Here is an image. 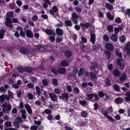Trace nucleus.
<instances>
[{
  "label": "nucleus",
  "mask_w": 130,
  "mask_h": 130,
  "mask_svg": "<svg viewBox=\"0 0 130 130\" xmlns=\"http://www.w3.org/2000/svg\"><path fill=\"white\" fill-rule=\"evenodd\" d=\"M57 34L59 36H61L63 34V31L62 30L59 28H57L56 30Z\"/></svg>",
  "instance_id": "16"
},
{
  "label": "nucleus",
  "mask_w": 130,
  "mask_h": 130,
  "mask_svg": "<svg viewBox=\"0 0 130 130\" xmlns=\"http://www.w3.org/2000/svg\"><path fill=\"white\" fill-rule=\"evenodd\" d=\"M26 36L28 38H32L33 36V33L29 30H26L25 31Z\"/></svg>",
  "instance_id": "12"
},
{
  "label": "nucleus",
  "mask_w": 130,
  "mask_h": 130,
  "mask_svg": "<svg viewBox=\"0 0 130 130\" xmlns=\"http://www.w3.org/2000/svg\"><path fill=\"white\" fill-rule=\"evenodd\" d=\"M2 106L3 107L2 108L3 111L5 113H7L8 111L10 110L11 109V105L6 103H4Z\"/></svg>",
  "instance_id": "1"
},
{
  "label": "nucleus",
  "mask_w": 130,
  "mask_h": 130,
  "mask_svg": "<svg viewBox=\"0 0 130 130\" xmlns=\"http://www.w3.org/2000/svg\"><path fill=\"white\" fill-rule=\"evenodd\" d=\"M113 74L117 77H120L121 76V72L117 69H115L114 71Z\"/></svg>",
  "instance_id": "15"
},
{
  "label": "nucleus",
  "mask_w": 130,
  "mask_h": 130,
  "mask_svg": "<svg viewBox=\"0 0 130 130\" xmlns=\"http://www.w3.org/2000/svg\"><path fill=\"white\" fill-rule=\"evenodd\" d=\"M126 97L125 99L126 101H130V91L128 92L126 94Z\"/></svg>",
  "instance_id": "18"
},
{
  "label": "nucleus",
  "mask_w": 130,
  "mask_h": 130,
  "mask_svg": "<svg viewBox=\"0 0 130 130\" xmlns=\"http://www.w3.org/2000/svg\"><path fill=\"white\" fill-rule=\"evenodd\" d=\"M90 26V24L88 23L81 24V26L84 31H85Z\"/></svg>",
  "instance_id": "10"
},
{
  "label": "nucleus",
  "mask_w": 130,
  "mask_h": 130,
  "mask_svg": "<svg viewBox=\"0 0 130 130\" xmlns=\"http://www.w3.org/2000/svg\"><path fill=\"white\" fill-rule=\"evenodd\" d=\"M81 115L83 117H86L87 116V113L86 111H83L81 112Z\"/></svg>",
  "instance_id": "43"
},
{
  "label": "nucleus",
  "mask_w": 130,
  "mask_h": 130,
  "mask_svg": "<svg viewBox=\"0 0 130 130\" xmlns=\"http://www.w3.org/2000/svg\"><path fill=\"white\" fill-rule=\"evenodd\" d=\"M123 99L122 98H116L115 100V102L117 103H119L123 102Z\"/></svg>",
  "instance_id": "20"
},
{
  "label": "nucleus",
  "mask_w": 130,
  "mask_h": 130,
  "mask_svg": "<svg viewBox=\"0 0 130 130\" xmlns=\"http://www.w3.org/2000/svg\"><path fill=\"white\" fill-rule=\"evenodd\" d=\"M32 68L31 67H28L26 69L25 71L28 73H31L32 71Z\"/></svg>",
  "instance_id": "48"
},
{
  "label": "nucleus",
  "mask_w": 130,
  "mask_h": 130,
  "mask_svg": "<svg viewBox=\"0 0 130 130\" xmlns=\"http://www.w3.org/2000/svg\"><path fill=\"white\" fill-rule=\"evenodd\" d=\"M122 29V28L120 27L118 28L115 27L114 28V31L116 35H117L119 32V30H121Z\"/></svg>",
  "instance_id": "24"
},
{
  "label": "nucleus",
  "mask_w": 130,
  "mask_h": 130,
  "mask_svg": "<svg viewBox=\"0 0 130 130\" xmlns=\"http://www.w3.org/2000/svg\"><path fill=\"white\" fill-rule=\"evenodd\" d=\"M101 111L102 114L105 116L108 115L107 110L106 111L104 109H102L101 110Z\"/></svg>",
  "instance_id": "42"
},
{
  "label": "nucleus",
  "mask_w": 130,
  "mask_h": 130,
  "mask_svg": "<svg viewBox=\"0 0 130 130\" xmlns=\"http://www.w3.org/2000/svg\"><path fill=\"white\" fill-rule=\"evenodd\" d=\"M49 95L52 101H56L58 99L57 96L55 94L50 93L49 94Z\"/></svg>",
  "instance_id": "6"
},
{
  "label": "nucleus",
  "mask_w": 130,
  "mask_h": 130,
  "mask_svg": "<svg viewBox=\"0 0 130 130\" xmlns=\"http://www.w3.org/2000/svg\"><path fill=\"white\" fill-rule=\"evenodd\" d=\"M124 51H126L128 54H129L130 53V48L128 47L126 49H125V47L124 49Z\"/></svg>",
  "instance_id": "64"
},
{
  "label": "nucleus",
  "mask_w": 130,
  "mask_h": 130,
  "mask_svg": "<svg viewBox=\"0 0 130 130\" xmlns=\"http://www.w3.org/2000/svg\"><path fill=\"white\" fill-rule=\"evenodd\" d=\"M105 47L107 50L110 51H113L114 50L113 45L109 43H108L106 44Z\"/></svg>",
  "instance_id": "5"
},
{
  "label": "nucleus",
  "mask_w": 130,
  "mask_h": 130,
  "mask_svg": "<svg viewBox=\"0 0 130 130\" xmlns=\"http://www.w3.org/2000/svg\"><path fill=\"white\" fill-rule=\"evenodd\" d=\"M18 70L21 73H23L25 71L24 69L21 67H19L18 68Z\"/></svg>",
  "instance_id": "46"
},
{
  "label": "nucleus",
  "mask_w": 130,
  "mask_h": 130,
  "mask_svg": "<svg viewBox=\"0 0 130 130\" xmlns=\"http://www.w3.org/2000/svg\"><path fill=\"white\" fill-rule=\"evenodd\" d=\"M120 40L122 42H124L126 40V38L125 37L123 36H122L120 38Z\"/></svg>",
  "instance_id": "44"
},
{
  "label": "nucleus",
  "mask_w": 130,
  "mask_h": 130,
  "mask_svg": "<svg viewBox=\"0 0 130 130\" xmlns=\"http://www.w3.org/2000/svg\"><path fill=\"white\" fill-rule=\"evenodd\" d=\"M110 12H109L107 14V16L108 18L110 20H112L114 18V17L111 15L110 14Z\"/></svg>",
  "instance_id": "35"
},
{
  "label": "nucleus",
  "mask_w": 130,
  "mask_h": 130,
  "mask_svg": "<svg viewBox=\"0 0 130 130\" xmlns=\"http://www.w3.org/2000/svg\"><path fill=\"white\" fill-rule=\"evenodd\" d=\"M25 107L28 113L31 114L32 113L31 107L28 104H25Z\"/></svg>",
  "instance_id": "11"
},
{
  "label": "nucleus",
  "mask_w": 130,
  "mask_h": 130,
  "mask_svg": "<svg viewBox=\"0 0 130 130\" xmlns=\"http://www.w3.org/2000/svg\"><path fill=\"white\" fill-rule=\"evenodd\" d=\"M105 54L108 59H109L110 58L111 55V54L110 52L108 51H106L105 52Z\"/></svg>",
  "instance_id": "37"
},
{
  "label": "nucleus",
  "mask_w": 130,
  "mask_h": 130,
  "mask_svg": "<svg viewBox=\"0 0 130 130\" xmlns=\"http://www.w3.org/2000/svg\"><path fill=\"white\" fill-rule=\"evenodd\" d=\"M71 16L72 18L71 20L73 21L74 24L77 23L78 21L76 19L78 18V16L76 13L73 12L72 13Z\"/></svg>",
  "instance_id": "3"
},
{
  "label": "nucleus",
  "mask_w": 130,
  "mask_h": 130,
  "mask_svg": "<svg viewBox=\"0 0 130 130\" xmlns=\"http://www.w3.org/2000/svg\"><path fill=\"white\" fill-rule=\"evenodd\" d=\"M105 117L107 119L111 121L112 122H113L114 121V120L113 118L112 117L108 115H107L106 116H105Z\"/></svg>",
  "instance_id": "52"
},
{
  "label": "nucleus",
  "mask_w": 130,
  "mask_h": 130,
  "mask_svg": "<svg viewBox=\"0 0 130 130\" xmlns=\"http://www.w3.org/2000/svg\"><path fill=\"white\" fill-rule=\"evenodd\" d=\"M0 99L1 102L3 103L5 100H6L8 101L9 100H10V98L7 95H3L0 96Z\"/></svg>",
  "instance_id": "8"
},
{
  "label": "nucleus",
  "mask_w": 130,
  "mask_h": 130,
  "mask_svg": "<svg viewBox=\"0 0 130 130\" xmlns=\"http://www.w3.org/2000/svg\"><path fill=\"white\" fill-rule=\"evenodd\" d=\"M115 53L117 55L118 57H122V55L119 52V50L117 49H116L115 51Z\"/></svg>",
  "instance_id": "28"
},
{
  "label": "nucleus",
  "mask_w": 130,
  "mask_h": 130,
  "mask_svg": "<svg viewBox=\"0 0 130 130\" xmlns=\"http://www.w3.org/2000/svg\"><path fill=\"white\" fill-rule=\"evenodd\" d=\"M75 9L76 11L79 13H81L82 11L81 8L78 7H75Z\"/></svg>",
  "instance_id": "54"
},
{
  "label": "nucleus",
  "mask_w": 130,
  "mask_h": 130,
  "mask_svg": "<svg viewBox=\"0 0 130 130\" xmlns=\"http://www.w3.org/2000/svg\"><path fill=\"white\" fill-rule=\"evenodd\" d=\"M38 127V126L34 125L31 127L30 129L31 130H37V128Z\"/></svg>",
  "instance_id": "62"
},
{
  "label": "nucleus",
  "mask_w": 130,
  "mask_h": 130,
  "mask_svg": "<svg viewBox=\"0 0 130 130\" xmlns=\"http://www.w3.org/2000/svg\"><path fill=\"white\" fill-rule=\"evenodd\" d=\"M84 72V69L83 68H80L79 71V72L78 74V76H80L82 75Z\"/></svg>",
  "instance_id": "36"
},
{
  "label": "nucleus",
  "mask_w": 130,
  "mask_h": 130,
  "mask_svg": "<svg viewBox=\"0 0 130 130\" xmlns=\"http://www.w3.org/2000/svg\"><path fill=\"white\" fill-rule=\"evenodd\" d=\"M97 66L98 65L96 62L92 63V64L91 66L90 67V69L91 70H92L94 68L97 67Z\"/></svg>",
  "instance_id": "29"
},
{
  "label": "nucleus",
  "mask_w": 130,
  "mask_h": 130,
  "mask_svg": "<svg viewBox=\"0 0 130 130\" xmlns=\"http://www.w3.org/2000/svg\"><path fill=\"white\" fill-rule=\"evenodd\" d=\"M44 31L48 35H51L52 33V31L51 29L45 30Z\"/></svg>",
  "instance_id": "33"
},
{
  "label": "nucleus",
  "mask_w": 130,
  "mask_h": 130,
  "mask_svg": "<svg viewBox=\"0 0 130 130\" xmlns=\"http://www.w3.org/2000/svg\"><path fill=\"white\" fill-rule=\"evenodd\" d=\"M110 38L112 41H117V38L116 36L115 35H113Z\"/></svg>",
  "instance_id": "30"
},
{
  "label": "nucleus",
  "mask_w": 130,
  "mask_h": 130,
  "mask_svg": "<svg viewBox=\"0 0 130 130\" xmlns=\"http://www.w3.org/2000/svg\"><path fill=\"white\" fill-rule=\"evenodd\" d=\"M115 22L117 23H119L121 22V19L119 17H117L115 19Z\"/></svg>",
  "instance_id": "61"
},
{
  "label": "nucleus",
  "mask_w": 130,
  "mask_h": 130,
  "mask_svg": "<svg viewBox=\"0 0 130 130\" xmlns=\"http://www.w3.org/2000/svg\"><path fill=\"white\" fill-rule=\"evenodd\" d=\"M89 48V46H86L84 45H82L81 47V50L83 51H85L88 52V48Z\"/></svg>",
  "instance_id": "23"
},
{
  "label": "nucleus",
  "mask_w": 130,
  "mask_h": 130,
  "mask_svg": "<svg viewBox=\"0 0 130 130\" xmlns=\"http://www.w3.org/2000/svg\"><path fill=\"white\" fill-rule=\"evenodd\" d=\"M107 110L108 114H110L112 112L113 109L112 107L109 106L107 108Z\"/></svg>",
  "instance_id": "22"
},
{
  "label": "nucleus",
  "mask_w": 130,
  "mask_h": 130,
  "mask_svg": "<svg viewBox=\"0 0 130 130\" xmlns=\"http://www.w3.org/2000/svg\"><path fill=\"white\" fill-rule=\"evenodd\" d=\"M126 75L125 73H123L122 74L121 77L120 78V80L121 81H123L126 79Z\"/></svg>",
  "instance_id": "32"
},
{
  "label": "nucleus",
  "mask_w": 130,
  "mask_h": 130,
  "mask_svg": "<svg viewBox=\"0 0 130 130\" xmlns=\"http://www.w3.org/2000/svg\"><path fill=\"white\" fill-rule=\"evenodd\" d=\"M30 50L29 49H27L26 47H22L20 50V52L24 55L29 54Z\"/></svg>",
  "instance_id": "4"
},
{
  "label": "nucleus",
  "mask_w": 130,
  "mask_h": 130,
  "mask_svg": "<svg viewBox=\"0 0 130 130\" xmlns=\"http://www.w3.org/2000/svg\"><path fill=\"white\" fill-rule=\"evenodd\" d=\"M44 111L45 113L48 114L51 113L52 112V110L48 109H45Z\"/></svg>",
  "instance_id": "55"
},
{
  "label": "nucleus",
  "mask_w": 130,
  "mask_h": 130,
  "mask_svg": "<svg viewBox=\"0 0 130 130\" xmlns=\"http://www.w3.org/2000/svg\"><path fill=\"white\" fill-rule=\"evenodd\" d=\"M117 62L121 69L123 68L124 66V62L122 59L121 58H118L117 60Z\"/></svg>",
  "instance_id": "2"
},
{
  "label": "nucleus",
  "mask_w": 130,
  "mask_h": 130,
  "mask_svg": "<svg viewBox=\"0 0 130 130\" xmlns=\"http://www.w3.org/2000/svg\"><path fill=\"white\" fill-rule=\"evenodd\" d=\"M91 38L90 39L92 42L94 43L95 41V37L94 34H91Z\"/></svg>",
  "instance_id": "21"
},
{
  "label": "nucleus",
  "mask_w": 130,
  "mask_h": 130,
  "mask_svg": "<svg viewBox=\"0 0 130 130\" xmlns=\"http://www.w3.org/2000/svg\"><path fill=\"white\" fill-rule=\"evenodd\" d=\"M12 22L10 19L6 18V21H5V24L6 26L10 28H12L13 25L12 24Z\"/></svg>",
  "instance_id": "7"
},
{
  "label": "nucleus",
  "mask_w": 130,
  "mask_h": 130,
  "mask_svg": "<svg viewBox=\"0 0 130 130\" xmlns=\"http://www.w3.org/2000/svg\"><path fill=\"white\" fill-rule=\"evenodd\" d=\"M100 47V45L99 44H97L96 46H93V49L96 50Z\"/></svg>",
  "instance_id": "59"
},
{
  "label": "nucleus",
  "mask_w": 130,
  "mask_h": 130,
  "mask_svg": "<svg viewBox=\"0 0 130 130\" xmlns=\"http://www.w3.org/2000/svg\"><path fill=\"white\" fill-rule=\"evenodd\" d=\"M22 119L21 117H17L15 119V121H17V122L19 123H21L22 122Z\"/></svg>",
  "instance_id": "51"
},
{
  "label": "nucleus",
  "mask_w": 130,
  "mask_h": 130,
  "mask_svg": "<svg viewBox=\"0 0 130 130\" xmlns=\"http://www.w3.org/2000/svg\"><path fill=\"white\" fill-rule=\"evenodd\" d=\"M99 96L100 97L102 98L104 96L105 94L102 91H100L98 93Z\"/></svg>",
  "instance_id": "50"
},
{
  "label": "nucleus",
  "mask_w": 130,
  "mask_h": 130,
  "mask_svg": "<svg viewBox=\"0 0 130 130\" xmlns=\"http://www.w3.org/2000/svg\"><path fill=\"white\" fill-rule=\"evenodd\" d=\"M42 84L45 86H46L48 84V82L46 80L43 79L42 80Z\"/></svg>",
  "instance_id": "63"
},
{
  "label": "nucleus",
  "mask_w": 130,
  "mask_h": 130,
  "mask_svg": "<svg viewBox=\"0 0 130 130\" xmlns=\"http://www.w3.org/2000/svg\"><path fill=\"white\" fill-rule=\"evenodd\" d=\"M87 97L89 99H92L94 97L96 100L99 99V98L96 94H90L87 95Z\"/></svg>",
  "instance_id": "9"
},
{
  "label": "nucleus",
  "mask_w": 130,
  "mask_h": 130,
  "mask_svg": "<svg viewBox=\"0 0 130 130\" xmlns=\"http://www.w3.org/2000/svg\"><path fill=\"white\" fill-rule=\"evenodd\" d=\"M69 64V63L66 60H64L61 63V64L63 66H67Z\"/></svg>",
  "instance_id": "31"
},
{
  "label": "nucleus",
  "mask_w": 130,
  "mask_h": 130,
  "mask_svg": "<svg viewBox=\"0 0 130 130\" xmlns=\"http://www.w3.org/2000/svg\"><path fill=\"white\" fill-rule=\"evenodd\" d=\"M58 10V8L56 6H53L52 8V10H50V14L52 15H54V13L57 12Z\"/></svg>",
  "instance_id": "13"
},
{
  "label": "nucleus",
  "mask_w": 130,
  "mask_h": 130,
  "mask_svg": "<svg viewBox=\"0 0 130 130\" xmlns=\"http://www.w3.org/2000/svg\"><path fill=\"white\" fill-rule=\"evenodd\" d=\"M107 30L110 32H112L113 31V27L112 25H109L107 27Z\"/></svg>",
  "instance_id": "41"
},
{
  "label": "nucleus",
  "mask_w": 130,
  "mask_h": 130,
  "mask_svg": "<svg viewBox=\"0 0 130 130\" xmlns=\"http://www.w3.org/2000/svg\"><path fill=\"white\" fill-rule=\"evenodd\" d=\"M35 89L36 92L37 94L39 95L41 94L40 89L39 87L38 86H37L35 87Z\"/></svg>",
  "instance_id": "27"
},
{
  "label": "nucleus",
  "mask_w": 130,
  "mask_h": 130,
  "mask_svg": "<svg viewBox=\"0 0 130 130\" xmlns=\"http://www.w3.org/2000/svg\"><path fill=\"white\" fill-rule=\"evenodd\" d=\"M62 41V39L61 37H59L57 38L56 39V42L57 43H59L61 42Z\"/></svg>",
  "instance_id": "57"
},
{
  "label": "nucleus",
  "mask_w": 130,
  "mask_h": 130,
  "mask_svg": "<svg viewBox=\"0 0 130 130\" xmlns=\"http://www.w3.org/2000/svg\"><path fill=\"white\" fill-rule=\"evenodd\" d=\"M68 94L64 93L60 98L62 99L63 100H66L68 99Z\"/></svg>",
  "instance_id": "17"
},
{
  "label": "nucleus",
  "mask_w": 130,
  "mask_h": 130,
  "mask_svg": "<svg viewBox=\"0 0 130 130\" xmlns=\"http://www.w3.org/2000/svg\"><path fill=\"white\" fill-rule=\"evenodd\" d=\"M113 88L116 91H118L120 90L119 87L117 85H114L113 86Z\"/></svg>",
  "instance_id": "38"
},
{
  "label": "nucleus",
  "mask_w": 130,
  "mask_h": 130,
  "mask_svg": "<svg viewBox=\"0 0 130 130\" xmlns=\"http://www.w3.org/2000/svg\"><path fill=\"white\" fill-rule=\"evenodd\" d=\"M13 13L12 12H10L6 14L7 18L10 19L13 17Z\"/></svg>",
  "instance_id": "25"
},
{
  "label": "nucleus",
  "mask_w": 130,
  "mask_h": 130,
  "mask_svg": "<svg viewBox=\"0 0 130 130\" xmlns=\"http://www.w3.org/2000/svg\"><path fill=\"white\" fill-rule=\"evenodd\" d=\"M66 69L65 68H59L58 69V73L61 74H63L66 72Z\"/></svg>",
  "instance_id": "34"
},
{
  "label": "nucleus",
  "mask_w": 130,
  "mask_h": 130,
  "mask_svg": "<svg viewBox=\"0 0 130 130\" xmlns=\"http://www.w3.org/2000/svg\"><path fill=\"white\" fill-rule=\"evenodd\" d=\"M8 93L9 96L11 98H13V93L9 91H8Z\"/></svg>",
  "instance_id": "60"
},
{
  "label": "nucleus",
  "mask_w": 130,
  "mask_h": 130,
  "mask_svg": "<svg viewBox=\"0 0 130 130\" xmlns=\"http://www.w3.org/2000/svg\"><path fill=\"white\" fill-rule=\"evenodd\" d=\"M27 86L30 89H33L34 87V85L31 83H29L27 84Z\"/></svg>",
  "instance_id": "47"
},
{
  "label": "nucleus",
  "mask_w": 130,
  "mask_h": 130,
  "mask_svg": "<svg viewBox=\"0 0 130 130\" xmlns=\"http://www.w3.org/2000/svg\"><path fill=\"white\" fill-rule=\"evenodd\" d=\"M4 33L5 32L3 30H0V39H2L3 38Z\"/></svg>",
  "instance_id": "40"
},
{
  "label": "nucleus",
  "mask_w": 130,
  "mask_h": 130,
  "mask_svg": "<svg viewBox=\"0 0 130 130\" xmlns=\"http://www.w3.org/2000/svg\"><path fill=\"white\" fill-rule=\"evenodd\" d=\"M19 123L17 121H15L13 122V125L16 128H18L19 127Z\"/></svg>",
  "instance_id": "39"
},
{
  "label": "nucleus",
  "mask_w": 130,
  "mask_h": 130,
  "mask_svg": "<svg viewBox=\"0 0 130 130\" xmlns=\"http://www.w3.org/2000/svg\"><path fill=\"white\" fill-rule=\"evenodd\" d=\"M20 35L23 37H24L25 36V32L23 31V30H21L20 32Z\"/></svg>",
  "instance_id": "56"
},
{
  "label": "nucleus",
  "mask_w": 130,
  "mask_h": 130,
  "mask_svg": "<svg viewBox=\"0 0 130 130\" xmlns=\"http://www.w3.org/2000/svg\"><path fill=\"white\" fill-rule=\"evenodd\" d=\"M11 123L10 121H7L5 123V125L7 127L11 126Z\"/></svg>",
  "instance_id": "49"
},
{
  "label": "nucleus",
  "mask_w": 130,
  "mask_h": 130,
  "mask_svg": "<svg viewBox=\"0 0 130 130\" xmlns=\"http://www.w3.org/2000/svg\"><path fill=\"white\" fill-rule=\"evenodd\" d=\"M81 40L82 42L84 43H86L87 41L86 38L83 37H82Z\"/></svg>",
  "instance_id": "58"
},
{
  "label": "nucleus",
  "mask_w": 130,
  "mask_h": 130,
  "mask_svg": "<svg viewBox=\"0 0 130 130\" xmlns=\"http://www.w3.org/2000/svg\"><path fill=\"white\" fill-rule=\"evenodd\" d=\"M103 39L106 42H108L109 40V38L106 35H105L103 37Z\"/></svg>",
  "instance_id": "45"
},
{
  "label": "nucleus",
  "mask_w": 130,
  "mask_h": 130,
  "mask_svg": "<svg viewBox=\"0 0 130 130\" xmlns=\"http://www.w3.org/2000/svg\"><path fill=\"white\" fill-rule=\"evenodd\" d=\"M5 87L3 86L1 87L0 88V90L2 92H4L5 90V88H7L8 87V86L5 85Z\"/></svg>",
  "instance_id": "53"
},
{
  "label": "nucleus",
  "mask_w": 130,
  "mask_h": 130,
  "mask_svg": "<svg viewBox=\"0 0 130 130\" xmlns=\"http://www.w3.org/2000/svg\"><path fill=\"white\" fill-rule=\"evenodd\" d=\"M65 55L68 58H70L72 55V53L70 51H67L65 52Z\"/></svg>",
  "instance_id": "19"
},
{
  "label": "nucleus",
  "mask_w": 130,
  "mask_h": 130,
  "mask_svg": "<svg viewBox=\"0 0 130 130\" xmlns=\"http://www.w3.org/2000/svg\"><path fill=\"white\" fill-rule=\"evenodd\" d=\"M65 24L66 26H70L72 25V23L71 21L69 20H65Z\"/></svg>",
  "instance_id": "26"
},
{
  "label": "nucleus",
  "mask_w": 130,
  "mask_h": 130,
  "mask_svg": "<svg viewBox=\"0 0 130 130\" xmlns=\"http://www.w3.org/2000/svg\"><path fill=\"white\" fill-rule=\"evenodd\" d=\"M105 7L107 9L110 11L112 10L113 9V5L108 3H107L106 4Z\"/></svg>",
  "instance_id": "14"
}]
</instances>
